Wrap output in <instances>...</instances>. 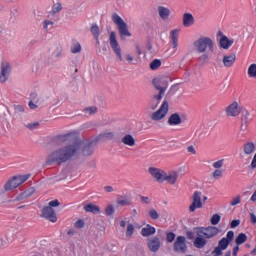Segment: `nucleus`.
I'll return each instance as SVG.
<instances>
[{"label": "nucleus", "instance_id": "39", "mask_svg": "<svg viewBox=\"0 0 256 256\" xmlns=\"http://www.w3.org/2000/svg\"><path fill=\"white\" fill-rule=\"evenodd\" d=\"M71 52L72 53H81V44L79 42H75L71 46Z\"/></svg>", "mask_w": 256, "mask_h": 256}, {"label": "nucleus", "instance_id": "31", "mask_svg": "<svg viewBox=\"0 0 256 256\" xmlns=\"http://www.w3.org/2000/svg\"><path fill=\"white\" fill-rule=\"evenodd\" d=\"M243 151L245 155H251L252 153L255 152V143L253 142H248L244 145Z\"/></svg>", "mask_w": 256, "mask_h": 256}, {"label": "nucleus", "instance_id": "6", "mask_svg": "<svg viewBox=\"0 0 256 256\" xmlns=\"http://www.w3.org/2000/svg\"><path fill=\"white\" fill-rule=\"evenodd\" d=\"M196 235L204 237V239H213V237L219 235V228L215 226L198 227L196 228Z\"/></svg>", "mask_w": 256, "mask_h": 256}, {"label": "nucleus", "instance_id": "11", "mask_svg": "<svg viewBox=\"0 0 256 256\" xmlns=\"http://www.w3.org/2000/svg\"><path fill=\"white\" fill-rule=\"evenodd\" d=\"M40 217L47 219L51 223H57V213L52 207L46 206L41 210Z\"/></svg>", "mask_w": 256, "mask_h": 256}, {"label": "nucleus", "instance_id": "53", "mask_svg": "<svg viewBox=\"0 0 256 256\" xmlns=\"http://www.w3.org/2000/svg\"><path fill=\"white\" fill-rule=\"evenodd\" d=\"M59 205H61V203L59 202V200L55 199L49 202V206L53 209V207H59Z\"/></svg>", "mask_w": 256, "mask_h": 256}, {"label": "nucleus", "instance_id": "55", "mask_svg": "<svg viewBox=\"0 0 256 256\" xmlns=\"http://www.w3.org/2000/svg\"><path fill=\"white\" fill-rule=\"evenodd\" d=\"M53 25H55V23L51 20H45L44 21V29H49V26L52 27Z\"/></svg>", "mask_w": 256, "mask_h": 256}, {"label": "nucleus", "instance_id": "37", "mask_svg": "<svg viewBox=\"0 0 256 256\" xmlns=\"http://www.w3.org/2000/svg\"><path fill=\"white\" fill-rule=\"evenodd\" d=\"M23 113H25V106L14 105V115H21Z\"/></svg>", "mask_w": 256, "mask_h": 256}, {"label": "nucleus", "instance_id": "26", "mask_svg": "<svg viewBox=\"0 0 256 256\" xmlns=\"http://www.w3.org/2000/svg\"><path fill=\"white\" fill-rule=\"evenodd\" d=\"M156 231L155 227L148 224L146 227L142 228L141 235L142 237H150V235H155Z\"/></svg>", "mask_w": 256, "mask_h": 256}, {"label": "nucleus", "instance_id": "48", "mask_svg": "<svg viewBox=\"0 0 256 256\" xmlns=\"http://www.w3.org/2000/svg\"><path fill=\"white\" fill-rule=\"evenodd\" d=\"M239 203H241V196H239V195L232 198V200L230 201V205L232 207H235V205H239Z\"/></svg>", "mask_w": 256, "mask_h": 256}, {"label": "nucleus", "instance_id": "61", "mask_svg": "<svg viewBox=\"0 0 256 256\" xmlns=\"http://www.w3.org/2000/svg\"><path fill=\"white\" fill-rule=\"evenodd\" d=\"M104 191H106V193H113V186H105Z\"/></svg>", "mask_w": 256, "mask_h": 256}, {"label": "nucleus", "instance_id": "40", "mask_svg": "<svg viewBox=\"0 0 256 256\" xmlns=\"http://www.w3.org/2000/svg\"><path fill=\"white\" fill-rule=\"evenodd\" d=\"M113 137H114L113 132H106V133L100 134L98 136V139H109V140H111V139H113Z\"/></svg>", "mask_w": 256, "mask_h": 256}, {"label": "nucleus", "instance_id": "27", "mask_svg": "<svg viewBox=\"0 0 256 256\" xmlns=\"http://www.w3.org/2000/svg\"><path fill=\"white\" fill-rule=\"evenodd\" d=\"M84 211H86L87 213H93L94 215H99V213H101V209L95 204L85 205Z\"/></svg>", "mask_w": 256, "mask_h": 256}, {"label": "nucleus", "instance_id": "44", "mask_svg": "<svg viewBox=\"0 0 256 256\" xmlns=\"http://www.w3.org/2000/svg\"><path fill=\"white\" fill-rule=\"evenodd\" d=\"M39 122H33L26 125V128L30 131H35V129H39Z\"/></svg>", "mask_w": 256, "mask_h": 256}, {"label": "nucleus", "instance_id": "21", "mask_svg": "<svg viewBox=\"0 0 256 256\" xmlns=\"http://www.w3.org/2000/svg\"><path fill=\"white\" fill-rule=\"evenodd\" d=\"M35 193V187H30L24 192H22L20 195L16 197V201H23V199H29L31 195Z\"/></svg>", "mask_w": 256, "mask_h": 256}, {"label": "nucleus", "instance_id": "16", "mask_svg": "<svg viewBox=\"0 0 256 256\" xmlns=\"http://www.w3.org/2000/svg\"><path fill=\"white\" fill-rule=\"evenodd\" d=\"M148 248L152 253H157L161 249V240L155 236L148 240Z\"/></svg>", "mask_w": 256, "mask_h": 256}, {"label": "nucleus", "instance_id": "22", "mask_svg": "<svg viewBox=\"0 0 256 256\" xmlns=\"http://www.w3.org/2000/svg\"><path fill=\"white\" fill-rule=\"evenodd\" d=\"M158 15L163 19V21H167V19H169V16L171 15V10H169V8H166L165 6H159Z\"/></svg>", "mask_w": 256, "mask_h": 256}, {"label": "nucleus", "instance_id": "7", "mask_svg": "<svg viewBox=\"0 0 256 256\" xmlns=\"http://www.w3.org/2000/svg\"><path fill=\"white\" fill-rule=\"evenodd\" d=\"M155 89L159 91L160 95H165V91H167V87H169V77L161 76L154 78L152 81Z\"/></svg>", "mask_w": 256, "mask_h": 256}, {"label": "nucleus", "instance_id": "49", "mask_svg": "<svg viewBox=\"0 0 256 256\" xmlns=\"http://www.w3.org/2000/svg\"><path fill=\"white\" fill-rule=\"evenodd\" d=\"M61 9H63V6H61V3H56L53 5L52 7V13H59V11H61Z\"/></svg>", "mask_w": 256, "mask_h": 256}, {"label": "nucleus", "instance_id": "12", "mask_svg": "<svg viewBox=\"0 0 256 256\" xmlns=\"http://www.w3.org/2000/svg\"><path fill=\"white\" fill-rule=\"evenodd\" d=\"M11 74V64L3 60L0 66V83H6Z\"/></svg>", "mask_w": 256, "mask_h": 256}, {"label": "nucleus", "instance_id": "59", "mask_svg": "<svg viewBox=\"0 0 256 256\" xmlns=\"http://www.w3.org/2000/svg\"><path fill=\"white\" fill-rule=\"evenodd\" d=\"M250 166H251L252 169H256V153H255V155L252 159V162H251Z\"/></svg>", "mask_w": 256, "mask_h": 256}, {"label": "nucleus", "instance_id": "58", "mask_svg": "<svg viewBox=\"0 0 256 256\" xmlns=\"http://www.w3.org/2000/svg\"><path fill=\"white\" fill-rule=\"evenodd\" d=\"M200 61H209V54H203L199 57Z\"/></svg>", "mask_w": 256, "mask_h": 256}, {"label": "nucleus", "instance_id": "2", "mask_svg": "<svg viewBox=\"0 0 256 256\" xmlns=\"http://www.w3.org/2000/svg\"><path fill=\"white\" fill-rule=\"evenodd\" d=\"M194 47L197 49L198 53H205L208 49L210 53L215 51V44L213 40L209 37H201L194 42Z\"/></svg>", "mask_w": 256, "mask_h": 256}, {"label": "nucleus", "instance_id": "18", "mask_svg": "<svg viewBox=\"0 0 256 256\" xmlns=\"http://www.w3.org/2000/svg\"><path fill=\"white\" fill-rule=\"evenodd\" d=\"M235 61H237V55L235 54L226 55L222 59L224 67L227 68L233 67V65H235Z\"/></svg>", "mask_w": 256, "mask_h": 256}, {"label": "nucleus", "instance_id": "57", "mask_svg": "<svg viewBox=\"0 0 256 256\" xmlns=\"http://www.w3.org/2000/svg\"><path fill=\"white\" fill-rule=\"evenodd\" d=\"M188 153H191L192 155H197V150H195V147L193 145H190L187 147Z\"/></svg>", "mask_w": 256, "mask_h": 256}, {"label": "nucleus", "instance_id": "54", "mask_svg": "<svg viewBox=\"0 0 256 256\" xmlns=\"http://www.w3.org/2000/svg\"><path fill=\"white\" fill-rule=\"evenodd\" d=\"M240 224H241L240 220H232L230 223V227L231 229H235V227H239Z\"/></svg>", "mask_w": 256, "mask_h": 256}, {"label": "nucleus", "instance_id": "63", "mask_svg": "<svg viewBox=\"0 0 256 256\" xmlns=\"http://www.w3.org/2000/svg\"><path fill=\"white\" fill-rule=\"evenodd\" d=\"M247 121H242V124H241V129L242 131H247Z\"/></svg>", "mask_w": 256, "mask_h": 256}, {"label": "nucleus", "instance_id": "15", "mask_svg": "<svg viewBox=\"0 0 256 256\" xmlns=\"http://www.w3.org/2000/svg\"><path fill=\"white\" fill-rule=\"evenodd\" d=\"M240 113L241 107L237 102H233L226 108V114L228 117H237Z\"/></svg>", "mask_w": 256, "mask_h": 256}, {"label": "nucleus", "instance_id": "52", "mask_svg": "<svg viewBox=\"0 0 256 256\" xmlns=\"http://www.w3.org/2000/svg\"><path fill=\"white\" fill-rule=\"evenodd\" d=\"M76 229H83L85 227V222L83 220H78L75 223Z\"/></svg>", "mask_w": 256, "mask_h": 256}, {"label": "nucleus", "instance_id": "34", "mask_svg": "<svg viewBox=\"0 0 256 256\" xmlns=\"http://www.w3.org/2000/svg\"><path fill=\"white\" fill-rule=\"evenodd\" d=\"M117 205H121V207H125L126 205H131L129 198L127 197H120L116 200Z\"/></svg>", "mask_w": 256, "mask_h": 256}, {"label": "nucleus", "instance_id": "41", "mask_svg": "<svg viewBox=\"0 0 256 256\" xmlns=\"http://www.w3.org/2000/svg\"><path fill=\"white\" fill-rule=\"evenodd\" d=\"M115 213V207H113V205H108L105 209V215H107V217H110V215H114Z\"/></svg>", "mask_w": 256, "mask_h": 256}, {"label": "nucleus", "instance_id": "46", "mask_svg": "<svg viewBox=\"0 0 256 256\" xmlns=\"http://www.w3.org/2000/svg\"><path fill=\"white\" fill-rule=\"evenodd\" d=\"M221 177H223V169H216L213 172V178L214 179H221Z\"/></svg>", "mask_w": 256, "mask_h": 256}, {"label": "nucleus", "instance_id": "43", "mask_svg": "<svg viewBox=\"0 0 256 256\" xmlns=\"http://www.w3.org/2000/svg\"><path fill=\"white\" fill-rule=\"evenodd\" d=\"M175 237H176V235L173 232H167L166 233V241L168 243H173L175 241Z\"/></svg>", "mask_w": 256, "mask_h": 256}, {"label": "nucleus", "instance_id": "14", "mask_svg": "<svg viewBox=\"0 0 256 256\" xmlns=\"http://www.w3.org/2000/svg\"><path fill=\"white\" fill-rule=\"evenodd\" d=\"M234 237H235V232H233L231 230L228 231L226 238L224 237L218 242V247L225 251V249H227V247H229V243H231V241H233Z\"/></svg>", "mask_w": 256, "mask_h": 256}, {"label": "nucleus", "instance_id": "25", "mask_svg": "<svg viewBox=\"0 0 256 256\" xmlns=\"http://www.w3.org/2000/svg\"><path fill=\"white\" fill-rule=\"evenodd\" d=\"M205 245H207V239L204 238V236L197 235L194 240V247H196V249H203Z\"/></svg>", "mask_w": 256, "mask_h": 256}, {"label": "nucleus", "instance_id": "51", "mask_svg": "<svg viewBox=\"0 0 256 256\" xmlns=\"http://www.w3.org/2000/svg\"><path fill=\"white\" fill-rule=\"evenodd\" d=\"M225 160L221 159L213 163L214 169H221Z\"/></svg>", "mask_w": 256, "mask_h": 256}, {"label": "nucleus", "instance_id": "13", "mask_svg": "<svg viewBox=\"0 0 256 256\" xmlns=\"http://www.w3.org/2000/svg\"><path fill=\"white\" fill-rule=\"evenodd\" d=\"M148 172L154 179H156L158 183H163V179L165 177V170L161 168L150 167L148 169Z\"/></svg>", "mask_w": 256, "mask_h": 256}, {"label": "nucleus", "instance_id": "64", "mask_svg": "<svg viewBox=\"0 0 256 256\" xmlns=\"http://www.w3.org/2000/svg\"><path fill=\"white\" fill-rule=\"evenodd\" d=\"M237 253H239V246L233 248V255L237 256Z\"/></svg>", "mask_w": 256, "mask_h": 256}, {"label": "nucleus", "instance_id": "20", "mask_svg": "<svg viewBox=\"0 0 256 256\" xmlns=\"http://www.w3.org/2000/svg\"><path fill=\"white\" fill-rule=\"evenodd\" d=\"M161 99H163V94H156L153 96L149 107L152 111H155V109H157V107H159V103H161Z\"/></svg>", "mask_w": 256, "mask_h": 256}, {"label": "nucleus", "instance_id": "9", "mask_svg": "<svg viewBox=\"0 0 256 256\" xmlns=\"http://www.w3.org/2000/svg\"><path fill=\"white\" fill-rule=\"evenodd\" d=\"M110 47L113 49L114 53L118 57L119 61H123V55L121 54V47L117 41V34L115 31H111L109 35Z\"/></svg>", "mask_w": 256, "mask_h": 256}, {"label": "nucleus", "instance_id": "36", "mask_svg": "<svg viewBox=\"0 0 256 256\" xmlns=\"http://www.w3.org/2000/svg\"><path fill=\"white\" fill-rule=\"evenodd\" d=\"M248 75L249 77H254L256 79V64L253 63L248 67Z\"/></svg>", "mask_w": 256, "mask_h": 256}, {"label": "nucleus", "instance_id": "4", "mask_svg": "<svg viewBox=\"0 0 256 256\" xmlns=\"http://www.w3.org/2000/svg\"><path fill=\"white\" fill-rule=\"evenodd\" d=\"M112 21L113 23H115V25H117L121 39H123L124 37H131V32H129L127 23H125V20H123V18H121L119 14H112Z\"/></svg>", "mask_w": 256, "mask_h": 256}, {"label": "nucleus", "instance_id": "35", "mask_svg": "<svg viewBox=\"0 0 256 256\" xmlns=\"http://www.w3.org/2000/svg\"><path fill=\"white\" fill-rule=\"evenodd\" d=\"M159 67H161V60H159V59H155L150 63V69L152 71H157V69H159Z\"/></svg>", "mask_w": 256, "mask_h": 256}, {"label": "nucleus", "instance_id": "28", "mask_svg": "<svg viewBox=\"0 0 256 256\" xmlns=\"http://www.w3.org/2000/svg\"><path fill=\"white\" fill-rule=\"evenodd\" d=\"M122 143L124 145H128V147H135V138L131 134H126L122 138Z\"/></svg>", "mask_w": 256, "mask_h": 256}, {"label": "nucleus", "instance_id": "24", "mask_svg": "<svg viewBox=\"0 0 256 256\" xmlns=\"http://www.w3.org/2000/svg\"><path fill=\"white\" fill-rule=\"evenodd\" d=\"M181 123V116H179V114L177 113L170 115V117L168 118V124L171 126L181 125Z\"/></svg>", "mask_w": 256, "mask_h": 256}, {"label": "nucleus", "instance_id": "10", "mask_svg": "<svg viewBox=\"0 0 256 256\" xmlns=\"http://www.w3.org/2000/svg\"><path fill=\"white\" fill-rule=\"evenodd\" d=\"M173 247L176 253H187V239L185 236H177Z\"/></svg>", "mask_w": 256, "mask_h": 256}, {"label": "nucleus", "instance_id": "62", "mask_svg": "<svg viewBox=\"0 0 256 256\" xmlns=\"http://www.w3.org/2000/svg\"><path fill=\"white\" fill-rule=\"evenodd\" d=\"M250 221L253 223V225H256V216L254 213L250 214Z\"/></svg>", "mask_w": 256, "mask_h": 256}, {"label": "nucleus", "instance_id": "60", "mask_svg": "<svg viewBox=\"0 0 256 256\" xmlns=\"http://www.w3.org/2000/svg\"><path fill=\"white\" fill-rule=\"evenodd\" d=\"M28 106L32 110H35V109H37L39 107V106H37V104L33 103V101H30Z\"/></svg>", "mask_w": 256, "mask_h": 256}, {"label": "nucleus", "instance_id": "5", "mask_svg": "<svg viewBox=\"0 0 256 256\" xmlns=\"http://www.w3.org/2000/svg\"><path fill=\"white\" fill-rule=\"evenodd\" d=\"M206 201L207 196H203L202 192L195 191L192 195V203L189 206L190 213H195L197 209H201Z\"/></svg>", "mask_w": 256, "mask_h": 256}, {"label": "nucleus", "instance_id": "8", "mask_svg": "<svg viewBox=\"0 0 256 256\" xmlns=\"http://www.w3.org/2000/svg\"><path fill=\"white\" fill-rule=\"evenodd\" d=\"M167 113H169V102L164 100L160 106V108L152 113L151 119L152 121H161V119H165L167 117Z\"/></svg>", "mask_w": 256, "mask_h": 256}, {"label": "nucleus", "instance_id": "38", "mask_svg": "<svg viewBox=\"0 0 256 256\" xmlns=\"http://www.w3.org/2000/svg\"><path fill=\"white\" fill-rule=\"evenodd\" d=\"M148 215L150 218H152L154 221H157V219H159V212H157V210L155 209H150L148 211Z\"/></svg>", "mask_w": 256, "mask_h": 256}, {"label": "nucleus", "instance_id": "33", "mask_svg": "<svg viewBox=\"0 0 256 256\" xmlns=\"http://www.w3.org/2000/svg\"><path fill=\"white\" fill-rule=\"evenodd\" d=\"M135 233V226L133 224H128L126 229V237L131 239Z\"/></svg>", "mask_w": 256, "mask_h": 256}, {"label": "nucleus", "instance_id": "19", "mask_svg": "<svg viewBox=\"0 0 256 256\" xmlns=\"http://www.w3.org/2000/svg\"><path fill=\"white\" fill-rule=\"evenodd\" d=\"M183 25L185 27H192L195 25V17L191 13H184L183 14Z\"/></svg>", "mask_w": 256, "mask_h": 256}, {"label": "nucleus", "instance_id": "17", "mask_svg": "<svg viewBox=\"0 0 256 256\" xmlns=\"http://www.w3.org/2000/svg\"><path fill=\"white\" fill-rule=\"evenodd\" d=\"M177 179H179V173H177V171H170L168 173L164 172L163 183L167 181L169 185H175V183H177Z\"/></svg>", "mask_w": 256, "mask_h": 256}, {"label": "nucleus", "instance_id": "32", "mask_svg": "<svg viewBox=\"0 0 256 256\" xmlns=\"http://www.w3.org/2000/svg\"><path fill=\"white\" fill-rule=\"evenodd\" d=\"M247 241V234L245 233H240L237 237H236V245H243V243H245Z\"/></svg>", "mask_w": 256, "mask_h": 256}, {"label": "nucleus", "instance_id": "3", "mask_svg": "<svg viewBox=\"0 0 256 256\" xmlns=\"http://www.w3.org/2000/svg\"><path fill=\"white\" fill-rule=\"evenodd\" d=\"M29 177H31V174H25V175H19V176L12 177L5 183L4 190L5 191H13V189H17V187H19V185H23V183H25V181H28Z\"/></svg>", "mask_w": 256, "mask_h": 256}, {"label": "nucleus", "instance_id": "47", "mask_svg": "<svg viewBox=\"0 0 256 256\" xmlns=\"http://www.w3.org/2000/svg\"><path fill=\"white\" fill-rule=\"evenodd\" d=\"M240 113H242V121H248L249 120V116L251 115L250 113H249V110H246V109H244V110H241V112Z\"/></svg>", "mask_w": 256, "mask_h": 256}, {"label": "nucleus", "instance_id": "1", "mask_svg": "<svg viewBox=\"0 0 256 256\" xmlns=\"http://www.w3.org/2000/svg\"><path fill=\"white\" fill-rule=\"evenodd\" d=\"M62 141H70L68 144L62 148L57 149L52 152L47 160V165H63L67 161H71L73 157L75 159H82V157H91L95 153L93 148V142H87V140H79L77 138V132H69L61 136Z\"/></svg>", "mask_w": 256, "mask_h": 256}, {"label": "nucleus", "instance_id": "45", "mask_svg": "<svg viewBox=\"0 0 256 256\" xmlns=\"http://www.w3.org/2000/svg\"><path fill=\"white\" fill-rule=\"evenodd\" d=\"M84 113H88V115H95L97 113V107L91 106L84 109Z\"/></svg>", "mask_w": 256, "mask_h": 256}, {"label": "nucleus", "instance_id": "42", "mask_svg": "<svg viewBox=\"0 0 256 256\" xmlns=\"http://www.w3.org/2000/svg\"><path fill=\"white\" fill-rule=\"evenodd\" d=\"M210 221L211 225H219V221H221V216L219 214H214Z\"/></svg>", "mask_w": 256, "mask_h": 256}, {"label": "nucleus", "instance_id": "50", "mask_svg": "<svg viewBox=\"0 0 256 256\" xmlns=\"http://www.w3.org/2000/svg\"><path fill=\"white\" fill-rule=\"evenodd\" d=\"M223 251L224 250L222 248H220V246H218L213 250L212 255L221 256V255H223Z\"/></svg>", "mask_w": 256, "mask_h": 256}, {"label": "nucleus", "instance_id": "30", "mask_svg": "<svg viewBox=\"0 0 256 256\" xmlns=\"http://www.w3.org/2000/svg\"><path fill=\"white\" fill-rule=\"evenodd\" d=\"M231 45H233V40H229L227 36H222L220 39V47H222V49H228Z\"/></svg>", "mask_w": 256, "mask_h": 256}, {"label": "nucleus", "instance_id": "56", "mask_svg": "<svg viewBox=\"0 0 256 256\" xmlns=\"http://www.w3.org/2000/svg\"><path fill=\"white\" fill-rule=\"evenodd\" d=\"M141 202L144 203L145 205H149L151 203V199L147 196H140Z\"/></svg>", "mask_w": 256, "mask_h": 256}, {"label": "nucleus", "instance_id": "23", "mask_svg": "<svg viewBox=\"0 0 256 256\" xmlns=\"http://www.w3.org/2000/svg\"><path fill=\"white\" fill-rule=\"evenodd\" d=\"M171 38H172V49L177 51V47H179V30H172L171 31Z\"/></svg>", "mask_w": 256, "mask_h": 256}, {"label": "nucleus", "instance_id": "29", "mask_svg": "<svg viewBox=\"0 0 256 256\" xmlns=\"http://www.w3.org/2000/svg\"><path fill=\"white\" fill-rule=\"evenodd\" d=\"M90 31L97 43H99V36L101 35V31L99 29V25L93 24L90 28Z\"/></svg>", "mask_w": 256, "mask_h": 256}]
</instances>
